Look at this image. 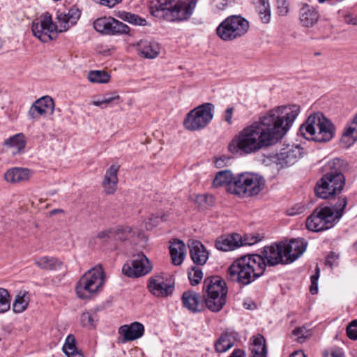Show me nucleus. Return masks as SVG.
Listing matches in <instances>:
<instances>
[{
  "mask_svg": "<svg viewBox=\"0 0 357 357\" xmlns=\"http://www.w3.org/2000/svg\"><path fill=\"white\" fill-rule=\"evenodd\" d=\"M169 252L174 265L178 266L183 261L185 255V245L181 241H176L169 246Z\"/></svg>",
  "mask_w": 357,
  "mask_h": 357,
  "instance_id": "28",
  "label": "nucleus"
},
{
  "mask_svg": "<svg viewBox=\"0 0 357 357\" xmlns=\"http://www.w3.org/2000/svg\"><path fill=\"white\" fill-rule=\"evenodd\" d=\"M113 17H100L93 22L94 29L102 33L110 35L112 32V26L113 24Z\"/></svg>",
  "mask_w": 357,
  "mask_h": 357,
  "instance_id": "34",
  "label": "nucleus"
},
{
  "mask_svg": "<svg viewBox=\"0 0 357 357\" xmlns=\"http://www.w3.org/2000/svg\"><path fill=\"white\" fill-rule=\"evenodd\" d=\"M112 32L110 35L117 34H128L130 31V28L126 24L114 18L113 24H112Z\"/></svg>",
  "mask_w": 357,
  "mask_h": 357,
  "instance_id": "44",
  "label": "nucleus"
},
{
  "mask_svg": "<svg viewBox=\"0 0 357 357\" xmlns=\"http://www.w3.org/2000/svg\"><path fill=\"white\" fill-rule=\"evenodd\" d=\"M88 79L93 83H107L110 79V75L105 71L91 70L88 74Z\"/></svg>",
  "mask_w": 357,
  "mask_h": 357,
  "instance_id": "40",
  "label": "nucleus"
},
{
  "mask_svg": "<svg viewBox=\"0 0 357 357\" xmlns=\"http://www.w3.org/2000/svg\"><path fill=\"white\" fill-rule=\"evenodd\" d=\"M63 351L68 357H84L82 352L78 351L75 345V339L73 335H68L65 344L63 346Z\"/></svg>",
  "mask_w": 357,
  "mask_h": 357,
  "instance_id": "33",
  "label": "nucleus"
},
{
  "mask_svg": "<svg viewBox=\"0 0 357 357\" xmlns=\"http://www.w3.org/2000/svg\"><path fill=\"white\" fill-rule=\"evenodd\" d=\"M63 213V210L62 209H60V208H56V209H53L50 211V216H52V215H54L57 213Z\"/></svg>",
  "mask_w": 357,
  "mask_h": 357,
  "instance_id": "62",
  "label": "nucleus"
},
{
  "mask_svg": "<svg viewBox=\"0 0 357 357\" xmlns=\"http://www.w3.org/2000/svg\"><path fill=\"white\" fill-rule=\"evenodd\" d=\"M136 47L139 55L145 59H153L160 52V44L153 40H140L137 43Z\"/></svg>",
  "mask_w": 357,
  "mask_h": 357,
  "instance_id": "18",
  "label": "nucleus"
},
{
  "mask_svg": "<svg viewBox=\"0 0 357 357\" xmlns=\"http://www.w3.org/2000/svg\"><path fill=\"white\" fill-rule=\"evenodd\" d=\"M319 268L317 267L316 268V274L313 275L310 277L311 280V286L310 291L312 294H315L318 291V278H319Z\"/></svg>",
  "mask_w": 357,
  "mask_h": 357,
  "instance_id": "50",
  "label": "nucleus"
},
{
  "mask_svg": "<svg viewBox=\"0 0 357 357\" xmlns=\"http://www.w3.org/2000/svg\"><path fill=\"white\" fill-rule=\"evenodd\" d=\"M10 307V297L7 289L0 287V313L7 312Z\"/></svg>",
  "mask_w": 357,
  "mask_h": 357,
  "instance_id": "42",
  "label": "nucleus"
},
{
  "mask_svg": "<svg viewBox=\"0 0 357 357\" xmlns=\"http://www.w3.org/2000/svg\"><path fill=\"white\" fill-rule=\"evenodd\" d=\"M233 111V107H228L225 112L224 119L229 125L232 123Z\"/></svg>",
  "mask_w": 357,
  "mask_h": 357,
  "instance_id": "55",
  "label": "nucleus"
},
{
  "mask_svg": "<svg viewBox=\"0 0 357 357\" xmlns=\"http://www.w3.org/2000/svg\"><path fill=\"white\" fill-rule=\"evenodd\" d=\"M230 357H244V352L240 349H235Z\"/></svg>",
  "mask_w": 357,
  "mask_h": 357,
  "instance_id": "61",
  "label": "nucleus"
},
{
  "mask_svg": "<svg viewBox=\"0 0 357 357\" xmlns=\"http://www.w3.org/2000/svg\"><path fill=\"white\" fill-rule=\"evenodd\" d=\"M114 241H130L137 234L136 228L130 226L119 225L114 227Z\"/></svg>",
  "mask_w": 357,
  "mask_h": 357,
  "instance_id": "30",
  "label": "nucleus"
},
{
  "mask_svg": "<svg viewBox=\"0 0 357 357\" xmlns=\"http://www.w3.org/2000/svg\"><path fill=\"white\" fill-rule=\"evenodd\" d=\"M236 181V176H234L230 170L220 171L217 173L213 181V185L215 188L226 186L227 191L231 194L234 192L230 189Z\"/></svg>",
  "mask_w": 357,
  "mask_h": 357,
  "instance_id": "25",
  "label": "nucleus"
},
{
  "mask_svg": "<svg viewBox=\"0 0 357 357\" xmlns=\"http://www.w3.org/2000/svg\"><path fill=\"white\" fill-rule=\"evenodd\" d=\"M35 265L46 271H56L62 266V262L56 257L50 256H42L34 259Z\"/></svg>",
  "mask_w": 357,
  "mask_h": 357,
  "instance_id": "27",
  "label": "nucleus"
},
{
  "mask_svg": "<svg viewBox=\"0 0 357 357\" xmlns=\"http://www.w3.org/2000/svg\"><path fill=\"white\" fill-rule=\"evenodd\" d=\"M241 235L232 234L228 236H222L215 241V248L222 251L233 250L241 247Z\"/></svg>",
  "mask_w": 357,
  "mask_h": 357,
  "instance_id": "23",
  "label": "nucleus"
},
{
  "mask_svg": "<svg viewBox=\"0 0 357 357\" xmlns=\"http://www.w3.org/2000/svg\"><path fill=\"white\" fill-rule=\"evenodd\" d=\"M148 288L155 296L165 298L173 293L174 285L170 278L155 275L149 278Z\"/></svg>",
  "mask_w": 357,
  "mask_h": 357,
  "instance_id": "15",
  "label": "nucleus"
},
{
  "mask_svg": "<svg viewBox=\"0 0 357 357\" xmlns=\"http://www.w3.org/2000/svg\"><path fill=\"white\" fill-rule=\"evenodd\" d=\"M165 215H162V217L159 218L158 216H154L153 215L150 220L153 222L154 225H157L160 222V221H164L166 220Z\"/></svg>",
  "mask_w": 357,
  "mask_h": 357,
  "instance_id": "60",
  "label": "nucleus"
},
{
  "mask_svg": "<svg viewBox=\"0 0 357 357\" xmlns=\"http://www.w3.org/2000/svg\"><path fill=\"white\" fill-rule=\"evenodd\" d=\"M227 287L224 280L218 276L204 279L203 298L208 310L219 312L226 303Z\"/></svg>",
  "mask_w": 357,
  "mask_h": 357,
  "instance_id": "7",
  "label": "nucleus"
},
{
  "mask_svg": "<svg viewBox=\"0 0 357 357\" xmlns=\"http://www.w3.org/2000/svg\"><path fill=\"white\" fill-rule=\"evenodd\" d=\"M319 17V13L314 7L307 3H302L299 12V19L302 26L312 27L317 23Z\"/></svg>",
  "mask_w": 357,
  "mask_h": 357,
  "instance_id": "20",
  "label": "nucleus"
},
{
  "mask_svg": "<svg viewBox=\"0 0 357 357\" xmlns=\"http://www.w3.org/2000/svg\"><path fill=\"white\" fill-rule=\"evenodd\" d=\"M257 10L263 23L267 24L270 22L271 11L268 0H259Z\"/></svg>",
  "mask_w": 357,
  "mask_h": 357,
  "instance_id": "35",
  "label": "nucleus"
},
{
  "mask_svg": "<svg viewBox=\"0 0 357 357\" xmlns=\"http://www.w3.org/2000/svg\"><path fill=\"white\" fill-rule=\"evenodd\" d=\"M98 317L95 312H84L80 316V323L83 327L93 328L96 326Z\"/></svg>",
  "mask_w": 357,
  "mask_h": 357,
  "instance_id": "39",
  "label": "nucleus"
},
{
  "mask_svg": "<svg viewBox=\"0 0 357 357\" xmlns=\"http://www.w3.org/2000/svg\"><path fill=\"white\" fill-rule=\"evenodd\" d=\"M29 303V297L25 291L20 292L16 296L13 305V310L16 313H21L24 311Z\"/></svg>",
  "mask_w": 357,
  "mask_h": 357,
  "instance_id": "36",
  "label": "nucleus"
},
{
  "mask_svg": "<svg viewBox=\"0 0 357 357\" xmlns=\"http://www.w3.org/2000/svg\"><path fill=\"white\" fill-rule=\"evenodd\" d=\"M92 104L95 106L100 107L102 109L107 107V105H108L103 98L97 100H93Z\"/></svg>",
  "mask_w": 357,
  "mask_h": 357,
  "instance_id": "57",
  "label": "nucleus"
},
{
  "mask_svg": "<svg viewBox=\"0 0 357 357\" xmlns=\"http://www.w3.org/2000/svg\"><path fill=\"white\" fill-rule=\"evenodd\" d=\"M105 275L102 267L96 266L89 270L77 282L75 291L81 299L93 296L102 287Z\"/></svg>",
  "mask_w": 357,
  "mask_h": 357,
  "instance_id": "9",
  "label": "nucleus"
},
{
  "mask_svg": "<svg viewBox=\"0 0 357 357\" xmlns=\"http://www.w3.org/2000/svg\"><path fill=\"white\" fill-rule=\"evenodd\" d=\"M265 271V264L257 254L242 256L229 267L228 278L242 285H248L261 277Z\"/></svg>",
  "mask_w": 357,
  "mask_h": 357,
  "instance_id": "4",
  "label": "nucleus"
},
{
  "mask_svg": "<svg viewBox=\"0 0 357 357\" xmlns=\"http://www.w3.org/2000/svg\"><path fill=\"white\" fill-rule=\"evenodd\" d=\"M54 110L53 99L48 96H43L37 100L29 108L28 114L32 119H38L41 116L52 114Z\"/></svg>",
  "mask_w": 357,
  "mask_h": 357,
  "instance_id": "16",
  "label": "nucleus"
},
{
  "mask_svg": "<svg viewBox=\"0 0 357 357\" xmlns=\"http://www.w3.org/2000/svg\"><path fill=\"white\" fill-rule=\"evenodd\" d=\"M188 276L191 285L195 286L199 284L202 280L203 278V272L199 267L193 266L188 271Z\"/></svg>",
  "mask_w": 357,
  "mask_h": 357,
  "instance_id": "43",
  "label": "nucleus"
},
{
  "mask_svg": "<svg viewBox=\"0 0 357 357\" xmlns=\"http://www.w3.org/2000/svg\"><path fill=\"white\" fill-rule=\"evenodd\" d=\"M144 332L143 324L133 322L130 325H123L119 328V333L123 336V342H128L141 337Z\"/></svg>",
  "mask_w": 357,
  "mask_h": 357,
  "instance_id": "21",
  "label": "nucleus"
},
{
  "mask_svg": "<svg viewBox=\"0 0 357 357\" xmlns=\"http://www.w3.org/2000/svg\"><path fill=\"white\" fill-rule=\"evenodd\" d=\"M102 98L106 100V102L108 104H109L110 102H112V101H114L115 100H119L120 98L117 92L105 93L102 96Z\"/></svg>",
  "mask_w": 357,
  "mask_h": 357,
  "instance_id": "52",
  "label": "nucleus"
},
{
  "mask_svg": "<svg viewBox=\"0 0 357 357\" xmlns=\"http://www.w3.org/2000/svg\"><path fill=\"white\" fill-rule=\"evenodd\" d=\"M80 11L76 7L70 8L67 13H58L56 19L59 24V32L68 30L74 25L80 17ZM31 31L35 37L43 43H47L56 38L57 26L53 22L52 15L46 12L32 22Z\"/></svg>",
  "mask_w": 357,
  "mask_h": 357,
  "instance_id": "2",
  "label": "nucleus"
},
{
  "mask_svg": "<svg viewBox=\"0 0 357 357\" xmlns=\"http://www.w3.org/2000/svg\"><path fill=\"white\" fill-rule=\"evenodd\" d=\"M153 264L148 257L143 253L133 256L122 267V273L132 278H137L146 275L153 270Z\"/></svg>",
  "mask_w": 357,
  "mask_h": 357,
  "instance_id": "14",
  "label": "nucleus"
},
{
  "mask_svg": "<svg viewBox=\"0 0 357 357\" xmlns=\"http://www.w3.org/2000/svg\"><path fill=\"white\" fill-rule=\"evenodd\" d=\"M293 334L298 338H306L308 335V331L305 328H297L293 331Z\"/></svg>",
  "mask_w": 357,
  "mask_h": 357,
  "instance_id": "53",
  "label": "nucleus"
},
{
  "mask_svg": "<svg viewBox=\"0 0 357 357\" xmlns=\"http://www.w3.org/2000/svg\"><path fill=\"white\" fill-rule=\"evenodd\" d=\"M331 207H317L307 218L305 225L307 229L318 232L331 228L334 223Z\"/></svg>",
  "mask_w": 357,
  "mask_h": 357,
  "instance_id": "13",
  "label": "nucleus"
},
{
  "mask_svg": "<svg viewBox=\"0 0 357 357\" xmlns=\"http://www.w3.org/2000/svg\"><path fill=\"white\" fill-rule=\"evenodd\" d=\"M261 241L258 234L245 235L243 237L241 236V247L245 245H252Z\"/></svg>",
  "mask_w": 357,
  "mask_h": 357,
  "instance_id": "48",
  "label": "nucleus"
},
{
  "mask_svg": "<svg viewBox=\"0 0 357 357\" xmlns=\"http://www.w3.org/2000/svg\"><path fill=\"white\" fill-rule=\"evenodd\" d=\"M302 148L299 146H287L277 155L278 163L281 167L294 165L302 156Z\"/></svg>",
  "mask_w": 357,
  "mask_h": 357,
  "instance_id": "17",
  "label": "nucleus"
},
{
  "mask_svg": "<svg viewBox=\"0 0 357 357\" xmlns=\"http://www.w3.org/2000/svg\"><path fill=\"white\" fill-rule=\"evenodd\" d=\"M349 168V164L343 159L334 158L328 161L324 167V174L344 175L343 173Z\"/></svg>",
  "mask_w": 357,
  "mask_h": 357,
  "instance_id": "24",
  "label": "nucleus"
},
{
  "mask_svg": "<svg viewBox=\"0 0 357 357\" xmlns=\"http://www.w3.org/2000/svg\"><path fill=\"white\" fill-rule=\"evenodd\" d=\"M3 144L15 150L13 153H19L26 145L25 137L22 133L16 134L4 141Z\"/></svg>",
  "mask_w": 357,
  "mask_h": 357,
  "instance_id": "32",
  "label": "nucleus"
},
{
  "mask_svg": "<svg viewBox=\"0 0 357 357\" xmlns=\"http://www.w3.org/2000/svg\"><path fill=\"white\" fill-rule=\"evenodd\" d=\"M345 178L344 175L324 174L314 188L315 195L321 199H329L340 194L344 189Z\"/></svg>",
  "mask_w": 357,
  "mask_h": 357,
  "instance_id": "12",
  "label": "nucleus"
},
{
  "mask_svg": "<svg viewBox=\"0 0 357 357\" xmlns=\"http://www.w3.org/2000/svg\"><path fill=\"white\" fill-rule=\"evenodd\" d=\"M118 16L121 20L127 21L134 25L145 26L146 24V20L144 18H142L139 15L131 13L125 11L119 12Z\"/></svg>",
  "mask_w": 357,
  "mask_h": 357,
  "instance_id": "38",
  "label": "nucleus"
},
{
  "mask_svg": "<svg viewBox=\"0 0 357 357\" xmlns=\"http://www.w3.org/2000/svg\"><path fill=\"white\" fill-rule=\"evenodd\" d=\"M182 302L185 307L192 312H197L200 310L199 296L194 291H185L182 295Z\"/></svg>",
  "mask_w": 357,
  "mask_h": 357,
  "instance_id": "29",
  "label": "nucleus"
},
{
  "mask_svg": "<svg viewBox=\"0 0 357 357\" xmlns=\"http://www.w3.org/2000/svg\"><path fill=\"white\" fill-rule=\"evenodd\" d=\"M305 211L304 206H296L288 211V215L294 216L302 213Z\"/></svg>",
  "mask_w": 357,
  "mask_h": 357,
  "instance_id": "54",
  "label": "nucleus"
},
{
  "mask_svg": "<svg viewBox=\"0 0 357 357\" xmlns=\"http://www.w3.org/2000/svg\"><path fill=\"white\" fill-rule=\"evenodd\" d=\"M197 0H155L150 6V13L169 22L188 20L194 11Z\"/></svg>",
  "mask_w": 357,
  "mask_h": 357,
  "instance_id": "5",
  "label": "nucleus"
},
{
  "mask_svg": "<svg viewBox=\"0 0 357 357\" xmlns=\"http://www.w3.org/2000/svg\"><path fill=\"white\" fill-rule=\"evenodd\" d=\"M114 227L99 231L97 234V238L102 242H108L109 241H114Z\"/></svg>",
  "mask_w": 357,
  "mask_h": 357,
  "instance_id": "47",
  "label": "nucleus"
},
{
  "mask_svg": "<svg viewBox=\"0 0 357 357\" xmlns=\"http://www.w3.org/2000/svg\"><path fill=\"white\" fill-rule=\"evenodd\" d=\"M249 22L240 15L225 19L217 27L218 36L224 41H231L244 36L249 30Z\"/></svg>",
  "mask_w": 357,
  "mask_h": 357,
  "instance_id": "10",
  "label": "nucleus"
},
{
  "mask_svg": "<svg viewBox=\"0 0 357 357\" xmlns=\"http://www.w3.org/2000/svg\"><path fill=\"white\" fill-rule=\"evenodd\" d=\"M119 166L112 165L106 171L104 180L102 181V187L104 192L107 195L114 194L117 189L118 177L117 173Z\"/></svg>",
  "mask_w": 357,
  "mask_h": 357,
  "instance_id": "22",
  "label": "nucleus"
},
{
  "mask_svg": "<svg viewBox=\"0 0 357 357\" xmlns=\"http://www.w3.org/2000/svg\"><path fill=\"white\" fill-rule=\"evenodd\" d=\"M122 0H94L95 2L98 3L102 6L112 8L117 3H120Z\"/></svg>",
  "mask_w": 357,
  "mask_h": 357,
  "instance_id": "51",
  "label": "nucleus"
},
{
  "mask_svg": "<svg viewBox=\"0 0 357 357\" xmlns=\"http://www.w3.org/2000/svg\"><path fill=\"white\" fill-rule=\"evenodd\" d=\"M190 255L192 261L197 265H204L208 259V252L199 241L190 240L188 242Z\"/></svg>",
  "mask_w": 357,
  "mask_h": 357,
  "instance_id": "19",
  "label": "nucleus"
},
{
  "mask_svg": "<svg viewBox=\"0 0 357 357\" xmlns=\"http://www.w3.org/2000/svg\"><path fill=\"white\" fill-rule=\"evenodd\" d=\"M30 178V172L28 169L14 167L6 171L4 178L9 183H20L26 181Z\"/></svg>",
  "mask_w": 357,
  "mask_h": 357,
  "instance_id": "26",
  "label": "nucleus"
},
{
  "mask_svg": "<svg viewBox=\"0 0 357 357\" xmlns=\"http://www.w3.org/2000/svg\"><path fill=\"white\" fill-rule=\"evenodd\" d=\"M290 357H305V355L303 352H295Z\"/></svg>",
  "mask_w": 357,
  "mask_h": 357,
  "instance_id": "63",
  "label": "nucleus"
},
{
  "mask_svg": "<svg viewBox=\"0 0 357 357\" xmlns=\"http://www.w3.org/2000/svg\"><path fill=\"white\" fill-rule=\"evenodd\" d=\"M347 128L349 129V131H352L357 134V114L353 119L352 122L348 126Z\"/></svg>",
  "mask_w": 357,
  "mask_h": 357,
  "instance_id": "59",
  "label": "nucleus"
},
{
  "mask_svg": "<svg viewBox=\"0 0 357 357\" xmlns=\"http://www.w3.org/2000/svg\"><path fill=\"white\" fill-rule=\"evenodd\" d=\"M347 205V200L345 197H339L337 202L334 206V207L331 208L333 209V216L335 215L334 220L335 221L339 220L341 217L343 215L344 210Z\"/></svg>",
  "mask_w": 357,
  "mask_h": 357,
  "instance_id": "41",
  "label": "nucleus"
},
{
  "mask_svg": "<svg viewBox=\"0 0 357 357\" xmlns=\"http://www.w3.org/2000/svg\"><path fill=\"white\" fill-rule=\"evenodd\" d=\"M266 186V180L260 174L245 172L236 176V181L230 188L234 195L240 197H252L259 195Z\"/></svg>",
  "mask_w": 357,
  "mask_h": 357,
  "instance_id": "8",
  "label": "nucleus"
},
{
  "mask_svg": "<svg viewBox=\"0 0 357 357\" xmlns=\"http://www.w3.org/2000/svg\"><path fill=\"white\" fill-rule=\"evenodd\" d=\"M277 13L280 16H286L289 11L288 0H276Z\"/></svg>",
  "mask_w": 357,
  "mask_h": 357,
  "instance_id": "46",
  "label": "nucleus"
},
{
  "mask_svg": "<svg viewBox=\"0 0 357 357\" xmlns=\"http://www.w3.org/2000/svg\"><path fill=\"white\" fill-rule=\"evenodd\" d=\"M357 140V134L346 128L341 138V143L345 148L351 146Z\"/></svg>",
  "mask_w": 357,
  "mask_h": 357,
  "instance_id": "45",
  "label": "nucleus"
},
{
  "mask_svg": "<svg viewBox=\"0 0 357 357\" xmlns=\"http://www.w3.org/2000/svg\"><path fill=\"white\" fill-rule=\"evenodd\" d=\"M324 357H344V356L341 349H334L330 354H326Z\"/></svg>",
  "mask_w": 357,
  "mask_h": 357,
  "instance_id": "58",
  "label": "nucleus"
},
{
  "mask_svg": "<svg viewBox=\"0 0 357 357\" xmlns=\"http://www.w3.org/2000/svg\"><path fill=\"white\" fill-rule=\"evenodd\" d=\"M338 255L334 252H331L327 257L326 261V264L330 266L333 265V263L335 260L338 259Z\"/></svg>",
  "mask_w": 357,
  "mask_h": 357,
  "instance_id": "56",
  "label": "nucleus"
},
{
  "mask_svg": "<svg viewBox=\"0 0 357 357\" xmlns=\"http://www.w3.org/2000/svg\"><path fill=\"white\" fill-rule=\"evenodd\" d=\"M214 105L206 102L199 105L188 112L184 119L183 126L190 131L204 128L213 119Z\"/></svg>",
  "mask_w": 357,
  "mask_h": 357,
  "instance_id": "11",
  "label": "nucleus"
},
{
  "mask_svg": "<svg viewBox=\"0 0 357 357\" xmlns=\"http://www.w3.org/2000/svg\"><path fill=\"white\" fill-rule=\"evenodd\" d=\"M233 346L231 337L228 333L222 334L215 344L217 352L222 353L227 351Z\"/></svg>",
  "mask_w": 357,
  "mask_h": 357,
  "instance_id": "37",
  "label": "nucleus"
},
{
  "mask_svg": "<svg viewBox=\"0 0 357 357\" xmlns=\"http://www.w3.org/2000/svg\"><path fill=\"white\" fill-rule=\"evenodd\" d=\"M307 139L317 142H328L335 136V127L330 119L320 112L310 114L299 129Z\"/></svg>",
  "mask_w": 357,
  "mask_h": 357,
  "instance_id": "6",
  "label": "nucleus"
},
{
  "mask_svg": "<svg viewBox=\"0 0 357 357\" xmlns=\"http://www.w3.org/2000/svg\"><path fill=\"white\" fill-rule=\"evenodd\" d=\"M348 337L353 340H357V320H353L346 328Z\"/></svg>",
  "mask_w": 357,
  "mask_h": 357,
  "instance_id": "49",
  "label": "nucleus"
},
{
  "mask_svg": "<svg viewBox=\"0 0 357 357\" xmlns=\"http://www.w3.org/2000/svg\"><path fill=\"white\" fill-rule=\"evenodd\" d=\"M300 112L298 105L280 106L270 110L236 135L229 144L234 154L250 155L275 144L287 133Z\"/></svg>",
  "mask_w": 357,
  "mask_h": 357,
  "instance_id": "1",
  "label": "nucleus"
},
{
  "mask_svg": "<svg viewBox=\"0 0 357 357\" xmlns=\"http://www.w3.org/2000/svg\"><path fill=\"white\" fill-rule=\"evenodd\" d=\"M222 162L223 161H222V160L221 158L216 159L215 162L216 167H220L221 166V164H222Z\"/></svg>",
  "mask_w": 357,
  "mask_h": 357,
  "instance_id": "64",
  "label": "nucleus"
},
{
  "mask_svg": "<svg viewBox=\"0 0 357 357\" xmlns=\"http://www.w3.org/2000/svg\"><path fill=\"white\" fill-rule=\"evenodd\" d=\"M307 243L303 238L291 239L289 242H280L264 247L260 255L266 266L289 264L296 261L305 251Z\"/></svg>",
  "mask_w": 357,
  "mask_h": 357,
  "instance_id": "3",
  "label": "nucleus"
},
{
  "mask_svg": "<svg viewBox=\"0 0 357 357\" xmlns=\"http://www.w3.org/2000/svg\"><path fill=\"white\" fill-rule=\"evenodd\" d=\"M252 357H266V340L261 335L254 337L253 344L251 347Z\"/></svg>",
  "mask_w": 357,
  "mask_h": 357,
  "instance_id": "31",
  "label": "nucleus"
}]
</instances>
